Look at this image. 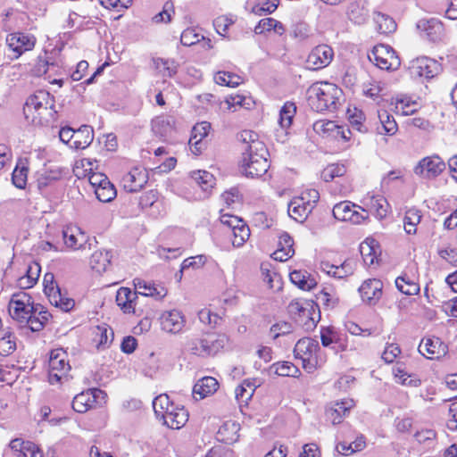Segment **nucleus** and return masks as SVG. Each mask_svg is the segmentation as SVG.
<instances>
[{"mask_svg": "<svg viewBox=\"0 0 457 457\" xmlns=\"http://www.w3.org/2000/svg\"><path fill=\"white\" fill-rule=\"evenodd\" d=\"M39 309L40 306L34 305L32 297L25 291L14 293L8 305L12 319L33 332L42 330L50 316L46 311Z\"/></svg>", "mask_w": 457, "mask_h": 457, "instance_id": "1", "label": "nucleus"}, {"mask_svg": "<svg viewBox=\"0 0 457 457\" xmlns=\"http://www.w3.org/2000/svg\"><path fill=\"white\" fill-rule=\"evenodd\" d=\"M54 100L50 93L38 90L29 96L23 107L25 119L35 126L48 124L54 120L56 111L53 109Z\"/></svg>", "mask_w": 457, "mask_h": 457, "instance_id": "2", "label": "nucleus"}, {"mask_svg": "<svg viewBox=\"0 0 457 457\" xmlns=\"http://www.w3.org/2000/svg\"><path fill=\"white\" fill-rule=\"evenodd\" d=\"M341 95L337 85L326 81L315 82L306 91L308 105L317 112L335 111Z\"/></svg>", "mask_w": 457, "mask_h": 457, "instance_id": "3", "label": "nucleus"}, {"mask_svg": "<svg viewBox=\"0 0 457 457\" xmlns=\"http://www.w3.org/2000/svg\"><path fill=\"white\" fill-rule=\"evenodd\" d=\"M153 408L156 418L170 428L179 429L188 420L187 411L183 406L174 404L166 394L154 399Z\"/></svg>", "mask_w": 457, "mask_h": 457, "instance_id": "4", "label": "nucleus"}, {"mask_svg": "<svg viewBox=\"0 0 457 457\" xmlns=\"http://www.w3.org/2000/svg\"><path fill=\"white\" fill-rule=\"evenodd\" d=\"M320 351L317 340L304 337L295 344L294 348L295 357L302 361L303 368L309 373L313 372L318 366L321 365L318 357Z\"/></svg>", "mask_w": 457, "mask_h": 457, "instance_id": "5", "label": "nucleus"}, {"mask_svg": "<svg viewBox=\"0 0 457 457\" xmlns=\"http://www.w3.org/2000/svg\"><path fill=\"white\" fill-rule=\"evenodd\" d=\"M227 343L225 335L210 334L204 338H195L187 343L191 353L198 356L213 355Z\"/></svg>", "mask_w": 457, "mask_h": 457, "instance_id": "6", "label": "nucleus"}, {"mask_svg": "<svg viewBox=\"0 0 457 457\" xmlns=\"http://www.w3.org/2000/svg\"><path fill=\"white\" fill-rule=\"evenodd\" d=\"M368 57L381 70L395 71L401 65L400 58L396 55L395 50L386 45L375 46Z\"/></svg>", "mask_w": 457, "mask_h": 457, "instance_id": "7", "label": "nucleus"}, {"mask_svg": "<svg viewBox=\"0 0 457 457\" xmlns=\"http://www.w3.org/2000/svg\"><path fill=\"white\" fill-rule=\"evenodd\" d=\"M71 365L67 361V353L62 349H55L51 352L49 359L48 378L51 384L62 382L67 378Z\"/></svg>", "mask_w": 457, "mask_h": 457, "instance_id": "8", "label": "nucleus"}, {"mask_svg": "<svg viewBox=\"0 0 457 457\" xmlns=\"http://www.w3.org/2000/svg\"><path fill=\"white\" fill-rule=\"evenodd\" d=\"M445 169V163L438 155L421 159L414 168V173L424 179H435Z\"/></svg>", "mask_w": 457, "mask_h": 457, "instance_id": "9", "label": "nucleus"}, {"mask_svg": "<svg viewBox=\"0 0 457 457\" xmlns=\"http://www.w3.org/2000/svg\"><path fill=\"white\" fill-rule=\"evenodd\" d=\"M37 43V38L32 34L23 32L11 33L6 37V44L8 47L15 54L17 59L22 54L31 51Z\"/></svg>", "mask_w": 457, "mask_h": 457, "instance_id": "10", "label": "nucleus"}, {"mask_svg": "<svg viewBox=\"0 0 457 457\" xmlns=\"http://www.w3.org/2000/svg\"><path fill=\"white\" fill-rule=\"evenodd\" d=\"M320 340L324 347H329L335 353L344 352L347 349L346 336L338 332L332 326L320 328Z\"/></svg>", "mask_w": 457, "mask_h": 457, "instance_id": "11", "label": "nucleus"}, {"mask_svg": "<svg viewBox=\"0 0 457 457\" xmlns=\"http://www.w3.org/2000/svg\"><path fill=\"white\" fill-rule=\"evenodd\" d=\"M106 394L98 388L88 389L78 394L72 401V409L79 413L87 412L99 398L104 399Z\"/></svg>", "mask_w": 457, "mask_h": 457, "instance_id": "12", "label": "nucleus"}, {"mask_svg": "<svg viewBox=\"0 0 457 457\" xmlns=\"http://www.w3.org/2000/svg\"><path fill=\"white\" fill-rule=\"evenodd\" d=\"M333 49L328 45H320L314 47L307 57L309 69L320 70L327 67L333 60Z\"/></svg>", "mask_w": 457, "mask_h": 457, "instance_id": "13", "label": "nucleus"}, {"mask_svg": "<svg viewBox=\"0 0 457 457\" xmlns=\"http://www.w3.org/2000/svg\"><path fill=\"white\" fill-rule=\"evenodd\" d=\"M357 208L361 209L360 206L349 201L340 202L334 205L333 216L338 220L360 224L365 217L356 210Z\"/></svg>", "mask_w": 457, "mask_h": 457, "instance_id": "14", "label": "nucleus"}, {"mask_svg": "<svg viewBox=\"0 0 457 457\" xmlns=\"http://www.w3.org/2000/svg\"><path fill=\"white\" fill-rule=\"evenodd\" d=\"M362 301L369 305H375L382 297L383 283L379 279L369 278L359 287Z\"/></svg>", "mask_w": 457, "mask_h": 457, "instance_id": "15", "label": "nucleus"}, {"mask_svg": "<svg viewBox=\"0 0 457 457\" xmlns=\"http://www.w3.org/2000/svg\"><path fill=\"white\" fill-rule=\"evenodd\" d=\"M147 181V171L138 167L131 169L121 179L124 189L130 193L142 189Z\"/></svg>", "mask_w": 457, "mask_h": 457, "instance_id": "16", "label": "nucleus"}, {"mask_svg": "<svg viewBox=\"0 0 457 457\" xmlns=\"http://www.w3.org/2000/svg\"><path fill=\"white\" fill-rule=\"evenodd\" d=\"M160 320L162 330L171 334L181 332L186 325L185 316L179 310L164 312Z\"/></svg>", "mask_w": 457, "mask_h": 457, "instance_id": "17", "label": "nucleus"}, {"mask_svg": "<svg viewBox=\"0 0 457 457\" xmlns=\"http://www.w3.org/2000/svg\"><path fill=\"white\" fill-rule=\"evenodd\" d=\"M353 406L354 401L353 399H343L331 403L326 409V418L333 425L340 424Z\"/></svg>", "mask_w": 457, "mask_h": 457, "instance_id": "18", "label": "nucleus"}, {"mask_svg": "<svg viewBox=\"0 0 457 457\" xmlns=\"http://www.w3.org/2000/svg\"><path fill=\"white\" fill-rule=\"evenodd\" d=\"M419 352L428 359L436 360L445 355L447 345L439 337L427 338L419 345Z\"/></svg>", "mask_w": 457, "mask_h": 457, "instance_id": "19", "label": "nucleus"}, {"mask_svg": "<svg viewBox=\"0 0 457 457\" xmlns=\"http://www.w3.org/2000/svg\"><path fill=\"white\" fill-rule=\"evenodd\" d=\"M418 29L431 42H437L444 36V25L436 19L420 20L417 24Z\"/></svg>", "mask_w": 457, "mask_h": 457, "instance_id": "20", "label": "nucleus"}, {"mask_svg": "<svg viewBox=\"0 0 457 457\" xmlns=\"http://www.w3.org/2000/svg\"><path fill=\"white\" fill-rule=\"evenodd\" d=\"M133 282L137 290L135 293L144 296L153 297L155 300H162L167 295V289L162 285L147 282L141 278H135Z\"/></svg>", "mask_w": 457, "mask_h": 457, "instance_id": "21", "label": "nucleus"}, {"mask_svg": "<svg viewBox=\"0 0 457 457\" xmlns=\"http://www.w3.org/2000/svg\"><path fill=\"white\" fill-rule=\"evenodd\" d=\"M313 209L303 197H295L288 204V214L297 222L303 223Z\"/></svg>", "mask_w": 457, "mask_h": 457, "instance_id": "22", "label": "nucleus"}, {"mask_svg": "<svg viewBox=\"0 0 457 457\" xmlns=\"http://www.w3.org/2000/svg\"><path fill=\"white\" fill-rule=\"evenodd\" d=\"M412 68L420 77L430 79L439 72L440 64L433 59L420 57L414 62Z\"/></svg>", "mask_w": 457, "mask_h": 457, "instance_id": "23", "label": "nucleus"}, {"mask_svg": "<svg viewBox=\"0 0 457 457\" xmlns=\"http://www.w3.org/2000/svg\"><path fill=\"white\" fill-rule=\"evenodd\" d=\"M63 169L56 167L54 169H44L37 174V187L43 193L53 183L62 179Z\"/></svg>", "mask_w": 457, "mask_h": 457, "instance_id": "24", "label": "nucleus"}, {"mask_svg": "<svg viewBox=\"0 0 457 457\" xmlns=\"http://www.w3.org/2000/svg\"><path fill=\"white\" fill-rule=\"evenodd\" d=\"M240 168L246 177L258 178L268 171L270 162L261 157L257 161H240Z\"/></svg>", "mask_w": 457, "mask_h": 457, "instance_id": "25", "label": "nucleus"}, {"mask_svg": "<svg viewBox=\"0 0 457 457\" xmlns=\"http://www.w3.org/2000/svg\"><path fill=\"white\" fill-rule=\"evenodd\" d=\"M94 139V129L88 125H82L79 129L74 130L73 141L71 148L79 150L85 149L90 145Z\"/></svg>", "mask_w": 457, "mask_h": 457, "instance_id": "26", "label": "nucleus"}, {"mask_svg": "<svg viewBox=\"0 0 457 457\" xmlns=\"http://www.w3.org/2000/svg\"><path fill=\"white\" fill-rule=\"evenodd\" d=\"M65 245L71 249H79L87 242V237L78 227H67L62 230Z\"/></svg>", "mask_w": 457, "mask_h": 457, "instance_id": "27", "label": "nucleus"}, {"mask_svg": "<svg viewBox=\"0 0 457 457\" xmlns=\"http://www.w3.org/2000/svg\"><path fill=\"white\" fill-rule=\"evenodd\" d=\"M293 284L304 291H310L317 286V281L308 271L295 270L289 274Z\"/></svg>", "mask_w": 457, "mask_h": 457, "instance_id": "28", "label": "nucleus"}, {"mask_svg": "<svg viewBox=\"0 0 457 457\" xmlns=\"http://www.w3.org/2000/svg\"><path fill=\"white\" fill-rule=\"evenodd\" d=\"M219 387L218 381L212 377H204L199 379L193 387V395L195 397L199 395V399H204L214 394Z\"/></svg>", "mask_w": 457, "mask_h": 457, "instance_id": "29", "label": "nucleus"}, {"mask_svg": "<svg viewBox=\"0 0 457 457\" xmlns=\"http://www.w3.org/2000/svg\"><path fill=\"white\" fill-rule=\"evenodd\" d=\"M137 293L128 287H120L116 294L117 304L125 313L135 312Z\"/></svg>", "mask_w": 457, "mask_h": 457, "instance_id": "30", "label": "nucleus"}, {"mask_svg": "<svg viewBox=\"0 0 457 457\" xmlns=\"http://www.w3.org/2000/svg\"><path fill=\"white\" fill-rule=\"evenodd\" d=\"M379 121L376 126V132L379 135L392 136L395 134L398 129L397 124L392 115L386 111L378 112Z\"/></svg>", "mask_w": 457, "mask_h": 457, "instance_id": "31", "label": "nucleus"}, {"mask_svg": "<svg viewBox=\"0 0 457 457\" xmlns=\"http://www.w3.org/2000/svg\"><path fill=\"white\" fill-rule=\"evenodd\" d=\"M111 259L112 254L109 251H96L90 257V267L101 274L106 271L107 268L111 265Z\"/></svg>", "mask_w": 457, "mask_h": 457, "instance_id": "32", "label": "nucleus"}, {"mask_svg": "<svg viewBox=\"0 0 457 457\" xmlns=\"http://www.w3.org/2000/svg\"><path fill=\"white\" fill-rule=\"evenodd\" d=\"M271 30H274L278 35H282L286 29L280 21L273 18L262 19L254 28V33L257 35Z\"/></svg>", "mask_w": 457, "mask_h": 457, "instance_id": "33", "label": "nucleus"}, {"mask_svg": "<svg viewBox=\"0 0 457 457\" xmlns=\"http://www.w3.org/2000/svg\"><path fill=\"white\" fill-rule=\"evenodd\" d=\"M397 289L406 295H416L420 292V285L407 274H403L395 279Z\"/></svg>", "mask_w": 457, "mask_h": 457, "instance_id": "34", "label": "nucleus"}, {"mask_svg": "<svg viewBox=\"0 0 457 457\" xmlns=\"http://www.w3.org/2000/svg\"><path fill=\"white\" fill-rule=\"evenodd\" d=\"M94 341L96 343L98 349L108 347L113 340L114 334L112 328L105 325L97 326L94 331Z\"/></svg>", "mask_w": 457, "mask_h": 457, "instance_id": "35", "label": "nucleus"}, {"mask_svg": "<svg viewBox=\"0 0 457 457\" xmlns=\"http://www.w3.org/2000/svg\"><path fill=\"white\" fill-rule=\"evenodd\" d=\"M269 151L263 142L254 143L249 150L242 152L241 161H257L261 158L268 160Z\"/></svg>", "mask_w": 457, "mask_h": 457, "instance_id": "36", "label": "nucleus"}, {"mask_svg": "<svg viewBox=\"0 0 457 457\" xmlns=\"http://www.w3.org/2000/svg\"><path fill=\"white\" fill-rule=\"evenodd\" d=\"M238 430V425L235 422H226L220 428L217 433L218 439L225 444H232L238 439V435L237 434Z\"/></svg>", "mask_w": 457, "mask_h": 457, "instance_id": "37", "label": "nucleus"}, {"mask_svg": "<svg viewBox=\"0 0 457 457\" xmlns=\"http://www.w3.org/2000/svg\"><path fill=\"white\" fill-rule=\"evenodd\" d=\"M211 129V124L207 121H203L201 123H197L192 130V137L189 139V144L192 146H195V152H199L201 146H198L201 144V141L208 136Z\"/></svg>", "mask_w": 457, "mask_h": 457, "instance_id": "38", "label": "nucleus"}, {"mask_svg": "<svg viewBox=\"0 0 457 457\" xmlns=\"http://www.w3.org/2000/svg\"><path fill=\"white\" fill-rule=\"evenodd\" d=\"M48 299L52 305L61 309L63 312H70L75 305L74 300L68 297L66 294H62L61 289L55 291V293L51 295Z\"/></svg>", "mask_w": 457, "mask_h": 457, "instance_id": "39", "label": "nucleus"}, {"mask_svg": "<svg viewBox=\"0 0 457 457\" xmlns=\"http://www.w3.org/2000/svg\"><path fill=\"white\" fill-rule=\"evenodd\" d=\"M312 304L307 301H301L298 299L293 300L287 306L288 312L294 318L308 317L310 314V308H312Z\"/></svg>", "mask_w": 457, "mask_h": 457, "instance_id": "40", "label": "nucleus"}, {"mask_svg": "<svg viewBox=\"0 0 457 457\" xmlns=\"http://www.w3.org/2000/svg\"><path fill=\"white\" fill-rule=\"evenodd\" d=\"M420 212L417 209H409L403 218V228L407 234H415L417 225L421 220Z\"/></svg>", "mask_w": 457, "mask_h": 457, "instance_id": "41", "label": "nucleus"}, {"mask_svg": "<svg viewBox=\"0 0 457 457\" xmlns=\"http://www.w3.org/2000/svg\"><path fill=\"white\" fill-rule=\"evenodd\" d=\"M375 245L377 242L374 239H367L360 245V253L367 266L372 265L377 258Z\"/></svg>", "mask_w": 457, "mask_h": 457, "instance_id": "42", "label": "nucleus"}, {"mask_svg": "<svg viewBox=\"0 0 457 457\" xmlns=\"http://www.w3.org/2000/svg\"><path fill=\"white\" fill-rule=\"evenodd\" d=\"M28 171V167L22 162L17 163L12 174V182L17 188H25L27 185Z\"/></svg>", "mask_w": 457, "mask_h": 457, "instance_id": "43", "label": "nucleus"}, {"mask_svg": "<svg viewBox=\"0 0 457 457\" xmlns=\"http://www.w3.org/2000/svg\"><path fill=\"white\" fill-rule=\"evenodd\" d=\"M239 225L237 229L228 234L232 237L231 242L235 247L242 246L250 237L249 227L245 222Z\"/></svg>", "mask_w": 457, "mask_h": 457, "instance_id": "44", "label": "nucleus"}, {"mask_svg": "<svg viewBox=\"0 0 457 457\" xmlns=\"http://www.w3.org/2000/svg\"><path fill=\"white\" fill-rule=\"evenodd\" d=\"M296 106L293 103H286L279 112L278 123L282 129L291 126Z\"/></svg>", "mask_w": 457, "mask_h": 457, "instance_id": "45", "label": "nucleus"}, {"mask_svg": "<svg viewBox=\"0 0 457 457\" xmlns=\"http://www.w3.org/2000/svg\"><path fill=\"white\" fill-rule=\"evenodd\" d=\"M278 5V0H259V2L252 7V12L255 15L262 16L272 13Z\"/></svg>", "mask_w": 457, "mask_h": 457, "instance_id": "46", "label": "nucleus"}, {"mask_svg": "<svg viewBox=\"0 0 457 457\" xmlns=\"http://www.w3.org/2000/svg\"><path fill=\"white\" fill-rule=\"evenodd\" d=\"M192 178L205 192L212 188L214 185L215 179L213 175L205 170L194 171Z\"/></svg>", "mask_w": 457, "mask_h": 457, "instance_id": "47", "label": "nucleus"}, {"mask_svg": "<svg viewBox=\"0 0 457 457\" xmlns=\"http://www.w3.org/2000/svg\"><path fill=\"white\" fill-rule=\"evenodd\" d=\"M95 194L100 202L109 203L115 198L117 193L114 186L108 180L106 181V185L96 187Z\"/></svg>", "mask_w": 457, "mask_h": 457, "instance_id": "48", "label": "nucleus"}, {"mask_svg": "<svg viewBox=\"0 0 457 457\" xmlns=\"http://www.w3.org/2000/svg\"><path fill=\"white\" fill-rule=\"evenodd\" d=\"M270 370L277 375L282 377H295L299 370L295 365L289 361H282L274 363Z\"/></svg>", "mask_w": 457, "mask_h": 457, "instance_id": "49", "label": "nucleus"}, {"mask_svg": "<svg viewBox=\"0 0 457 457\" xmlns=\"http://www.w3.org/2000/svg\"><path fill=\"white\" fill-rule=\"evenodd\" d=\"M346 169L343 164H330L326 167L321 172V178L324 181L329 182L336 178L345 175Z\"/></svg>", "mask_w": 457, "mask_h": 457, "instance_id": "50", "label": "nucleus"}, {"mask_svg": "<svg viewBox=\"0 0 457 457\" xmlns=\"http://www.w3.org/2000/svg\"><path fill=\"white\" fill-rule=\"evenodd\" d=\"M337 129V123L333 120H317L313 123V130L320 135L324 137H333Z\"/></svg>", "mask_w": 457, "mask_h": 457, "instance_id": "51", "label": "nucleus"}, {"mask_svg": "<svg viewBox=\"0 0 457 457\" xmlns=\"http://www.w3.org/2000/svg\"><path fill=\"white\" fill-rule=\"evenodd\" d=\"M254 390L255 386L252 385L250 382L244 381L242 385H239L238 386L236 387V398L238 401L246 403L253 396Z\"/></svg>", "mask_w": 457, "mask_h": 457, "instance_id": "52", "label": "nucleus"}, {"mask_svg": "<svg viewBox=\"0 0 457 457\" xmlns=\"http://www.w3.org/2000/svg\"><path fill=\"white\" fill-rule=\"evenodd\" d=\"M378 29L381 34H389L396 29L395 21L384 14H378L377 17Z\"/></svg>", "mask_w": 457, "mask_h": 457, "instance_id": "53", "label": "nucleus"}, {"mask_svg": "<svg viewBox=\"0 0 457 457\" xmlns=\"http://www.w3.org/2000/svg\"><path fill=\"white\" fill-rule=\"evenodd\" d=\"M244 220L237 216L229 214H222L220 216V223L223 226L224 233L229 234L239 227Z\"/></svg>", "mask_w": 457, "mask_h": 457, "instance_id": "54", "label": "nucleus"}, {"mask_svg": "<svg viewBox=\"0 0 457 457\" xmlns=\"http://www.w3.org/2000/svg\"><path fill=\"white\" fill-rule=\"evenodd\" d=\"M16 349L15 337L11 333L0 338V354L8 356L12 354Z\"/></svg>", "mask_w": 457, "mask_h": 457, "instance_id": "55", "label": "nucleus"}, {"mask_svg": "<svg viewBox=\"0 0 457 457\" xmlns=\"http://www.w3.org/2000/svg\"><path fill=\"white\" fill-rule=\"evenodd\" d=\"M201 39H204V36L196 33L194 29H185L180 37V42L182 45L191 46L200 42Z\"/></svg>", "mask_w": 457, "mask_h": 457, "instance_id": "56", "label": "nucleus"}, {"mask_svg": "<svg viewBox=\"0 0 457 457\" xmlns=\"http://www.w3.org/2000/svg\"><path fill=\"white\" fill-rule=\"evenodd\" d=\"M395 112L404 116L411 115L416 112V103L409 99H399L395 103Z\"/></svg>", "mask_w": 457, "mask_h": 457, "instance_id": "57", "label": "nucleus"}, {"mask_svg": "<svg viewBox=\"0 0 457 457\" xmlns=\"http://www.w3.org/2000/svg\"><path fill=\"white\" fill-rule=\"evenodd\" d=\"M155 64L156 68L160 70L165 77H171L177 72V66L174 61L157 59Z\"/></svg>", "mask_w": 457, "mask_h": 457, "instance_id": "58", "label": "nucleus"}, {"mask_svg": "<svg viewBox=\"0 0 457 457\" xmlns=\"http://www.w3.org/2000/svg\"><path fill=\"white\" fill-rule=\"evenodd\" d=\"M237 137L244 145L242 152L244 150H249L254 143L262 142L258 139V135L252 130H243L238 134Z\"/></svg>", "mask_w": 457, "mask_h": 457, "instance_id": "59", "label": "nucleus"}, {"mask_svg": "<svg viewBox=\"0 0 457 457\" xmlns=\"http://www.w3.org/2000/svg\"><path fill=\"white\" fill-rule=\"evenodd\" d=\"M394 373L397 381L402 385L411 386H419L420 385V379H409L410 375L401 366L395 367Z\"/></svg>", "mask_w": 457, "mask_h": 457, "instance_id": "60", "label": "nucleus"}, {"mask_svg": "<svg viewBox=\"0 0 457 457\" xmlns=\"http://www.w3.org/2000/svg\"><path fill=\"white\" fill-rule=\"evenodd\" d=\"M364 115L361 111L354 109L353 114L349 115V122L352 127L361 133H365L368 131V129L363 124Z\"/></svg>", "mask_w": 457, "mask_h": 457, "instance_id": "61", "label": "nucleus"}, {"mask_svg": "<svg viewBox=\"0 0 457 457\" xmlns=\"http://www.w3.org/2000/svg\"><path fill=\"white\" fill-rule=\"evenodd\" d=\"M270 334L276 339L278 337L288 335L293 331V326L289 322L280 321L270 327Z\"/></svg>", "mask_w": 457, "mask_h": 457, "instance_id": "62", "label": "nucleus"}, {"mask_svg": "<svg viewBox=\"0 0 457 457\" xmlns=\"http://www.w3.org/2000/svg\"><path fill=\"white\" fill-rule=\"evenodd\" d=\"M174 13L173 4L170 2H166L163 4L162 11L159 13L155 14L153 17V21L155 23L161 22H170L171 21V16Z\"/></svg>", "mask_w": 457, "mask_h": 457, "instance_id": "63", "label": "nucleus"}, {"mask_svg": "<svg viewBox=\"0 0 457 457\" xmlns=\"http://www.w3.org/2000/svg\"><path fill=\"white\" fill-rule=\"evenodd\" d=\"M233 23L234 20L226 15L219 16L213 21V26L217 33L223 37Z\"/></svg>", "mask_w": 457, "mask_h": 457, "instance_id": "64", "label": "nucleus"}]
</instances>
